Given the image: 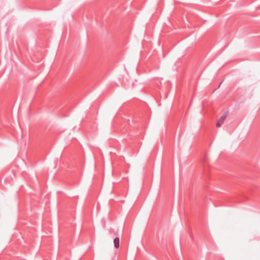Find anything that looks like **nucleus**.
<instances>
[{"mask_svg":"<svg viewBox=\"0 0 260 260\" xmlns=\"http://www.w3.org/2000/svg\"><path fill=\"white\" fill-rule=\"evenodd\" d=\"M226 117V114L225 113L223 115H222L220 118L218 119L217 121L216 126L217 127H219L221 126V125L223 124V122L224 121L225 118Z\"/></svg>","mask_w":260,"mask_h":260,"instance_id":"1","label":"nucleus"},{"mask_svg":"<svg viewBox=\"0 0 260 260\" xmlns=\"http://www.w3.org/2000/svg\"><path fill=\"white\" fill-rule=\"evenodd\" d=\"M114 247L116 248H118L119 247V238L116 237L114 239Z\"/></svg>","mask_w":260,"mask_h":260,"instance_id":"2","label":"nucleus"}]
</instances>
